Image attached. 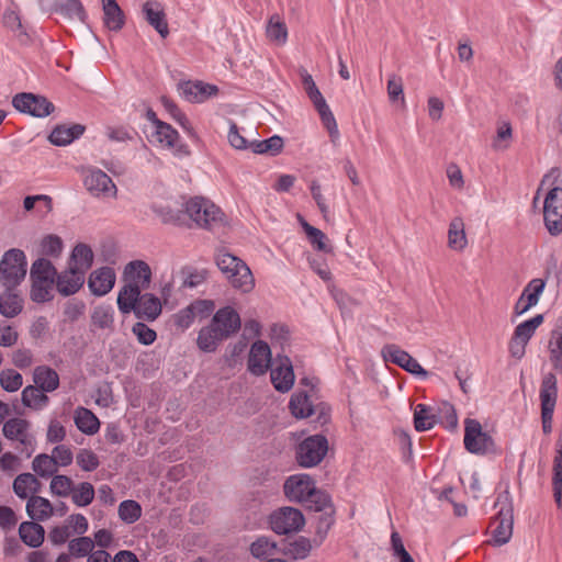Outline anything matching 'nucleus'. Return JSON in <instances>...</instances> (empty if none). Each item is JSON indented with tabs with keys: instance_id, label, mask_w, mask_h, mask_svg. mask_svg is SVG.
Returning a JSON list of instances; mask_svg holds the SVG:
<instances>
[{
	"instance_id": "nucleus-38",
	"label": "nucleus",
	"mask_w": 562,
	"mask_h": 562,
	"mask_svg": "<svg viewBox=\"0 0 562 562\" xmlns=\"http://www.w3.org/2000/svg\"><path fill=\"white\" fill-rule=\"evenodd\" d=\"M75 424L77 428L86 435H94L99 431L100 422L98 417L88 408L79 407L76 411Z\"/></svg>"
},
{
	"instance_id": "nucleus-42",
	"label": "nucleus",
	"mask_w": 562,
	"mask_h": 562,
	"mask_svg": "<svg viewBox=\"0 0 562 562\" xmlns=\"http://www.w3.org/2000/svg\"><path fill=\"white\" fill-rule=\"evenodd\" d=\"M114 311L111 305H98L91 313V323L100 329L113 330Z\"/></svg>"
},
{
	"instance_id": "nucleus-23",
	"label": "nucleus",
	"mask_w": 562,
	"mask_h": 562,
	"mask_svg": "<svg viewBox=\"0 0 562 562\" xmlns=\"http://www.w3.org/2000/svg\"><path fill=\"white\" fill-rule=\"evenodd\" d=\"M115 271L111 267H101L92 271L88 279V288L95 296L108 294L114 286Z\"/></svg>"
},
{
	"instance_id": "nucleus-34",
	"label": "nucleus",
	"mask_w": 562,
	"mask_h": 562,
	"mask_svg": "<svg viewBox=\"0 0 562 562\" xmlns=\"http://www.w3.org/2000/svg\"><path fill=\"white\" fill-rule=\"evenodd\" d=\"M33 381L35 386L45 392H53L59 386L58 373L47 366H38L34 369Z\"/></svg>"
},
{
	"instance_id": "nucleus-43",
	"label": "nucleus",
	"mask_w": 562,
	"mask_h": 562,
	"mask_svg": "<svg viewBox=\"0 0 562 562\" xmlns=\"http://www.w3.org/2000/svg\"><path fill=\"white\" fill-rule=\"evenodd\" d=\"M284 143L282 137L279 135H273L267 139L251 142L249 144V148L256 154H270L271 156H276L280 154L283 149Z\"/></svg>"
},
{
	"instance_id": "nucleus-11",
	"label": "nucleus",
	"mask_w": 562,
	"mask_h": 562,
	"mask_svg": "<svg viewBox=\"0 0 562 562\" xmlns=\"http://www.w3.org/2000/svg\"><path fill=\"white\" fill-rule=\"evenodd\" d=\"M328 451V440L324 435L317 434L305 438L296 448V461L303 468L319 464Z\"/></svg>"
},
{
	"instance_id": "nucleus-57",
	"label": "nucleus",
	"mask_w": 562,
	"mask_h": 562,
	"mask_svg": "<svg viewBox=\"0 0 562 562\" xmlns=\"http://www.w3.org/2000/svg\"><path fill=\"white\" fill-rule=\"evenodd\" d=\"M0 384L7 392H15L23 384V376L13 369L3 370L0 374Z\"/></svg>"
},
{
	"instance_id": "nucleus-44",
	"label": "nucleus",
	"mask_w": 562,
	"mask_h": 562,
	"mask_svg": "<svg viewBox=\"0 0 562 562\" xmlns=\"http://www.w3.org/2000/svg\"><path fill=\"white\" fill-rule=\"evenodd\" d=\"M32 469L38 476L43 479L54 476L58 471L55 459L46 453L37 454L33 459Z\"/></svg>"
},
{
	"instance_id": "nucleus-35",
	"label": "nucleus",
	"mask_w": 562,
	"mask_h": 562,
	"mask_svg": "<svg viewBox=\"0 0 562 562\" xmlns=\"http://www.w3.org/2000/svg\"><path fill=\"white\" fill-rule=\"evenodd\" d=\"M155 137L158 143L168 148H176L178 153L189 154L186 145H178L179 133L166 122L159 123V127L155 131Z\"/></svg>"
},
{
	"instance_id": "nucleus-61",
	"label": "nucleus",
	"mask_w": 562,
	"mask_h": 562,
	"mask_svg": "<svg viewBox=\"0 0 562 562\" xmlns=\"http://www.w3.org/2000/svg\"><path fill=\"white\" fill-rule=\"evenodd\" d=\"M31 473H21L13 481V491L22 499L29 498L31 491Z\"/></svg>"
},
{
	"instance_id": "nucleus-27",
	"label": "nucleus",
	"mask_w": 562,
	"mask_h": 562,
	"mask_svg": "<svg viewBox=\"0 0 562 562\" xmlns=\"http://www.w3.org/2000/svg\"><path fill=\"white\" fill-rule=\"evenodd\" d=\"M548 352L553 370L562 375V315L558 317L555 326L550 333Z\"/></svg>"
},
{
	"instance_id": "nucleus-56",
	"label": "nucleus",
	"mask_w": 562,
	"mask_h": 562,
	"mask_svg": "<svg viewBox=\"0 0 562 562\" xmlns=\"http://www.w3.org/2000/svg\"><path fill=\"white\" fill-rule=\"evenodd\" d=\"M312 542L308 538L300 536L293 542L290 543L288 553L295 560H303L312 551Z\"/></svg>"
},
{
	"instance_id": "nucleus-31",
	"label": "nucleus",
	"mask_w": 562,
	"mask_h": 562,
	"mask_svg": "<svg viewBox=\"0 0 562 562\" xmlns=\"http://www.w3.org/2000/svg\"><path fill=\"white\" fill-rule=\"evenodd\" d=\"M23 299L14 289H4L0 294V314L7 318L18 316L23 310Z\"/></svg>"
},
{
	"instance_id": "nucleus-17",
	"label": "nucleus",
	"mask_w": 562,
	"mask_h": 562,
	"mask_svg": "<svg viewBox=\"0 0 562 562\" xmlns=\"http://www.w3.org/2000/svg\"><path fill=\"white\" fill-rule=\"evenodd\" d=\"M313 502V505H307V510H313L318 514L316 517V535L319 537V542L316 544L319 546L335 524L336 510L327 493L318 501Z\"/></svg>"
},
{
	"instance_id": "nucleus-14",
	"label": "nucleus",
	"mask_w": 562,
	"mask_h": 562,
	"mask_svg": "<svg viewBox=\"0 0 562 562\" xmlns=\"http://www.w3.org/2000/svg\"><path fill=\"white\" fill-rule=\"evenodd\" d=\"M13 108L34 117H46L55 110V105L44 95L21 92L12 99Z\"/></svg>"
},
{
	"instance_id": "nucleus-8",
	"label": "nucleus",
	"mask_w": 562,
	"mask_h": 562,
	"mask_svg": "<svg viewBox=\"0 0 562 562\" xmlns=\"http://www.w3.org/2000/svg\"><path fill=\"white\" fill-rule=\"evenodd\" d=\"M300 76L302 79L303 88L307 97L314 104L316 111L318 112L322 123L327 128L330 137H338L339 132L335 116L330 111L328 104L326 103V100L324 99L319 89L317 88L313 77L304 68L300 70Z\"/></svg>"
},
{
	"instance_id": "nucleus-21",
	"label": "nucleus",
	"mask_w": 562,
	"mask_h": 562,
	"mask_svg": "<svg viewBox=\"0 0 562 562\" xmlns=\"http://www.w3.org/2000/svg\"><path fill=\"white\" fill-rule=\"evenodd\" d=\"M125 285L137 286L139 293L149 288L151 281V270L148 263L143 260L128 262L124 268Z\"/></svg>"
},
{
	"instance_id": "nucleus-24",
	"label": "nucleus",
	"mask_w": 562,
	"mask_h": 562,
	"mask_svg": "<svg viewBox=\"0 0 562 562\" xmlns=\"http://www.w3.org/2000/svg\"><path fill=\"white\" fill-rule=\"evenodd\" d=\"M178 89L184 100L191 103H201L210 97L215 95L218 89L214 85L204 83L202 81H184L179 83Z\"/></svg>"
},
{
	"instance_id": "nucleus-13",
	"label": "nucleus",
	"mask_w": 562,
	"mask_h": 562,
	"mask_svg": "<svg viewBox=\"0 0 562 562\" xmlns=\"http://www.w3.org/2000/svg\"><path fill=\"white\" fill-rule=\"evenodd\" d=\"M269 525L278 535H290L304 527L305 518L300 509L284 506L270 514Z\"/></svg>"
},
{
	"instance_id": "nucleus-53",
	"label": "nucleus",
	"mask_w": 562,
	"mask_h": 562,
	"mask_svg": "<svg viewBox=\"0 0 562 562\" xmlns=\"http://www.w3.org/2000/svg\"><path fill=\"white\" fill-rule=\"evenodd\" d=\"M119 516L124 522L134 524L142 516V507L136 501H123L119 505Z\"/></svg>"
},
{
	"instance_id": "nucleus-59",
	"label": "nucleus",
	"mask_w": 562,
	"mask_h": 562,
	"mask_svg": "<svg viewBox=\"0 0 562 562\" xmlns=\"http://www.w3.org/2000/svg\"><path fill=\"white\" fill-rule=\"evenodd\" d=\"M63 251V240L57 235H47L42 239L41 252L45 256L58 257Z\"/></svg>"
},
{
	"instance_id": "nucleus-46",
	"label": "nucleus",
	"mask_w": 562,
	"mask_h": 562,
	"mask_svg": "<svg viewBox=\"0 0 562 562\" xmlns=\"http://www.w3.org/2000/svg\"><path fill=\"white\" fill-rule=\"evenodd\" d=\"M94 487L89 482H81L74 485V491L70 493L72 503L78 507H86L94 499Z\"/></svg>"
},
{
	"instance_id": "nucleus-32",
	"label": "nucleus",
	"mask_w": 562,
	"mask_h": 562,
	"mask_svg": "<svg viewBox=\"0 0 562 562\" xmlns=\"http://www.w3.org/2000/svg\"><path fill=\"white\" fill-rule=\"evenodd\" d=\"M93 263V251L87 244H77L70 255L69 267L78 272L86 273Z\"/></svg>"
},
{
	"instance_id": "nucleus-10",
	"label": "nucleus",
	"mask_w": 562,
	"mask_h": 562,
	"mask_svg": "<svg viewBox=\"0 0 562 562\" xmlns=\"http://www.w3.org/2000/svg\"><path fill=\"white\" fill-rule=\"evenodd\" d=\"M541 424L544 435L552 432L553 414L558 400V380L554 373L544 374L540 385Z\"/></svg>"
},
{
	"instance_id": "nucleus-63",
	"label": "nucleus",
	"mask_w": 562,
	"mask_h": 562,
	"mask_svg": "<svg viewBox=\"0 0 562 562\" xmlns=\"http://www.w3.org/2000/svg\"><path fill=\"white\" fill-rule=\"evenodd\" d=\"M307 237L312 245L316 247L317 250L324 252H330L331 248L325 243L326 235L318 228L314 226H308Z\"/></svg>"
},
{
	"instance_id": "nucleus-41",
	"label": "nucleus",
	"mask_w": 562,
	"mask_h": 562,
	"mask_svg": "<svg viewBox=\"0 0 562 562\" xmlns=\"http://www.w3.org/2000/svg\"><path fill=\"white\" fill-rule=\"evenodd\" d=\"M223 340V337L218 335L216 329L209 325L200 329L196 344L202 351L213 352Z\"/></svg>"
},
{
	"instance_id": "nucleus-4",
	"label": "nucleus",
	"mask_w": 562,
	"mask_h": 562,
	"mask_svg": "<svg viewBox=\"0 0 562 562\" xmlns=\"http://www.w3.org/2000/svg\"><path fill=\"white\" fill-rule=\"evenodd\" d=\"M184 217L191 220L201 228L213 231L224 225V213L211 201L194 196L184 204Z\"/></svg>"
},
{
	"instance_id": "nucleus-2",
	"label": "nucleus",
	"mask_w": 562,
	"mask_h": 562,
	"mask_svg": "<svg viewBox=\"0 0 562 562\" xmlns=\"http://www.w3.org/2000/svg\"><path fill=\"white\" fill-rule=\"evenodd\" d=\"M215 262L235 290L241 293H249L254 290L255 279L251 270L240 258L226 251H218Z\"/></svg>"
},
{
	"instance_id": "nucleus-20",
	"label": "nucleus",
	"mask_w": 562,
	"mask_h": 562,
	"mask_svg": "<svg viewBox=\"0 0 562 562\" xmlns=\"http://www.w3.org/2000/svg\"><path fill=\"white\" fill-rule=\"evenodd\" d=\"M270 378L279 392L285 393L292 389L295 375L292 361L288 356H278L276 366L270 370Z\"/></svg>"
},
{
	"instance_id": "nucleus-30",
	"label": "nucleus",
	"mask_w": 562,
	"mask_h": 562,
	"mask_svg": "<svg viewBox=\"0 0 562 562\" xmlns=\"http://www.w3.org/2000/svg\"><path fill=\"white\" fill-rule=\"evenodd\" d=\"M103 23L105 27L113 32H119L125 24V15L116 0H102Z\"/></svg>"
},
{
	"instance_id": "nucleus-40",
	"label": "nucleus",
	"mask_w": 562,
	"mask_h": 562,
	"mask_svg": "<svg viewBox=\"0 0 562 562\" xmlns=\"http://www.w3.org/2000/svg\"><path fill=\"white\" fill-rule=\"evenodd\" d=\"M151 211L161 220L164 224H172L177 226L187 225L183 210H173L168 205L153 204Z\"/></svg>"
},
{
	"instance_id": "nucleus-39",
	"label": "nucleus",
	"mask_w": 562,
	"mask_h": 562,
	"mask_svg": "<svg viewBox=\"0 0 562 562\" xmlns=\"http://www.w3.org/2000/svg\"><path fill=\"white\" fill-rule=\"evenodd\" d=\"M289 408L296 418H305L314 414V407L305 392H299L291 396Z\"/></svg>"
},
{
	"instance_id": "nucleus-55",
	"label": "nucleus",
	"mask_w": 562,
	"mask_h": 562,
	"mask_svg": "<svg viewBox=\"0 0 562 562\" xmlns=\"http://www.w3.org/2000/svg\"><path fill=\"white\" fill-rule=\"evenodd\" d=\"M544 288V279L536 278L528 282L521 293L522 296L527 299V306H535L538 304Z\"/></svg>"
},
{
	"instance_id": "nucleus-47",
	"label": "nucleus",
	"mask_w": 562,
	"mask_h": 562,
	"mask_svg": "<svg viewBox=\"0 0 562 562\" xmlns=\"http://www.w3.org/2000/svg\"><path fill=\"white\" fill-rule=\"evenodd\" d=\"M55 5L65 16L85 22L86 11L80 0H55Z\"/></svg>"
},
{
	"instance_id": "nucleus-36",
	"label": "nucleus",
	"mask_w": 562,
	"mask_h": 562,
	"mask_svg": "<svg viewBox=\"0 0 562 562\" xmlns=\"http://www.w3.org/2000/svg\"><path fill=\"white\" fill-rule=\"evenodd\" d=\"M468 245V238L464 231L462 217L456 216L451 220L448 229V246L453 250L461 251Z\"/></svg>"
},
{
	"instance_id": "nucleus-25",
	"label": "nucleus",
	"mask_w": 562,
	"mask_h": 562,
	"mask_svg": "<svg viewBox=\"0 0 562 562\" xmlns=\"http://www.w3.org/2000/svg\"><path fill=\"white\" fill-rule=\"evenodd\" d=\"M145 20L151 25L158 34L166 38L169 35V27L166 13L160 2L148 0L143 4Z\"/></svg>"
},
{
	"instance_id": "nucleus-5",
	"label": "nucleus",
	"mask_w": 562,
	"mask_h": 562,
	"mask_svg": "<svg viewBox=\"0 0 562 562\" xmlns=\"http://www.w3.org/2000/svg\"><path fill=\"white\" fill-rule=\"evenodd\" d=\"M498 506L499 509L491 522V527H493L491 542L494 546L501 547L507 543L513 535L514 508L508 491L497 496L495 507Z\"/></svg>"
},
{
	"instance_id": "nucleus-29",
	"label": "nucleus",
	"mask_w": 562,
	"mask_h": 562,
	"mask_svg": "<svg viewBox=\"0 0 562 562\" xmlns=\"http://www.w3.org/2000/svg\"><path fill=\"white\" fill-rule=\"evenodd\" d=\"M26 513L32 520L44 521L54 515V506L45 497L31 495L26 503Z\"/></svg>"
},
{
	"instance_id": "nucleus-19",
	"label": "nucleus",
	"mask_w": 562,
	"mask_h": 562,
	"mask_svg": "<svg viewBox=\"0 0 562 562\" xmlns=\"http://www.w3.org/2000/svg\"><path fill=\"white\" fill-rule=\"evenodd\" d=\"M210 325L223 339H227L240 329L241 322L239 314L233 307L225 306L213 315Z\"/></svg>"
},
{
	"instance_id": "nucleus-33",
	"label": "nucleus",
	"mask_w": 562,
	"mask_h": 562,
	"mask_svg": "<svg viewBox=\"0 0 562 562\" xmlns=\"http://www.w3.org/2000/svg\"><path fill=\"white\" fill-rule=\"evenodd\" d=\"M19 536L26 546L38 548L44 541L45 530L34 520L23 521L19 527Z\"/></svg>"
},
{
	"instance_id": "nucleus-50",
	"label": "nucleus",
	"mask_w": 562,
	"mask_h": 562,
	"mask_svg": "<svg viewBox=\"0 0 562 562\" xmlns=\"http://www.w3.org/2000/svg\"><path fill=\"white\" fill-rule=\"evenodd\" d=\"M277 550V543L268 537H259L250 544V553L256 559H266Z\"/></svg>"
},
{
	"instance_id": "nucleus-16",
	"label": "nucleus",
	"mask_w": 562,
	"mask_h": 562,
	"mask_svg": "<svg viewBox=\"0 0 562 562\" xmlns=\"http://www.w3.org/2000/svg\"><path fill=\"white\" fill-rule=\"evenodd\" d=\"M381 353L386 362H392L411 374L422 376L423 379L428 376V372L419 364V362L395 344L385 345L382 348Z\"/></svg>"
},
{
	"instance_id": "nucleus-15",
	"label": "nucleus",
	"mask_w": 562,
	"mask_h": 562,
	"mask_svg": "<svg viewBox=\"0 0 562 562\" xmlns=\"http://www.w3.org/2000/svg\"><path fill=\"white\" fill-rule=\"evenodd\" d=\"M543 221L548 232L552 236L562 233V188H552L546 199L543 205Z\"/></svg>"
},
{
	"instance_id": "nucleus-54",
	"label": "nucleus",
	"mask_w": 562,
	"mask_h": 562,
	"mask_svg": "<svg viewBox=\"0 0 562 562\" xmlns=\"http://www.w3.org/2000/svg\"><path fill=\"white\" fill-rule=\"evenodd\" d=\"M161 103L168 113L173 117V120L179 123L184 131H187L190 135L194 134L190 121L171 99L162 97Z\"/></svg>"
},
{
	"instance_id": "nucleus-18",
	"label": "nucleus",
	"mask_w": 562,
	"mask_h": 562,
	"mask_svg": "<svg viewBox=\"0 0 562 562\" xmlns=\"http://www.w3.org/2000/svg\"><path fill=\"white\" fill-rule=\"evenodd\" d=\"M83 184L93 196H115L116 194L114 182L101 169H88L83 178Z\"/></svg>"
},
{
	"instance_id": "nucleus-48",
	"label": "nucleus",
	"mask_w": 562,
	"mask_h": 562,
	"mask_svg": "<svg viewBox=\"0 0 562 562\" xmlns=\"http://www.w3.org/2000/svg\"><path fill=\"white\" fill-rule=\"evenodd\" d=\"M543 323V315L538 314L532 318L520 323L516 326L513 336L520 339L525 344H528L530 338L533 336L536 329Z\"/></svg>"
},
{
	"instance_id": "nucleus-58",
	"label": "nucleus",
	"mask_w": 562,
	"mask_h": 562,
	"mask_svg": "<svg viewBox=\"0 0 562 562\" xmlns=\"http://www.w3.org/2000/svg\"><path fill=\"white\" fill-rule=\"evenodd\" d=\"M76 462L86 472L94 471L100 465L98 456L90 449H80L76 456Z\"/></svg>"
},
{
	"instance_id": "nucleus-51",
	"label": "nucleus",
	"mask_w": 562,
	"mask_h": 562,
	"mask_svg": "<svg viewBox=\"0 0 562 562\" xmlns=\"http://www.w3.org/2000/svg\"><path fill=\"white\" fill-rule=\"evenodd\" d=\"M74 481L64 474H55L52 476L49 490L53 495L67 497L74 491Z\"/></svg>"
},
{
	"instance_id": "nucleus-28",
	"label": "nucleus",
	"mask_w": 562,
	"mask_h": 562,
	"mask_svg": "<svg viewBox=\"0 0 562 562\" xmlns=\"http://www.w3.org/2000/svg\"><path fill=\"white\" fill-rule=\"evenodd\" d=\"M86 131V126L81 124L56 125L48 136V140L55 146H66L79 138Z\"/></svg>"
},
{
	"instance_id": "nucleus-12",
	"label": "nucleus",
	"mask_w": 562,
	"mask_h": 562,
	"mask_svg": "<svg viewBox=\"0 0 562 562\" xmlns=\"http://www.w3.org/2000/svg\"><path fill=\"white\" fill-rule=\"evenodd\" d=\"M31 423L21 417H12L7 419L2 426L3 436L11 441H18L25 452V457L30 458L35 450V436L31 432Z\"/></svg>"
},
{
	"instance_id": "nucleus-60",
	"label": "nucleus",
	"mask_w": 562,
	"mask_h": 562,
	"mask_svg": "<svg viewBox=\"0 0 562 562\" xmlns=\"http://www.w3.org/2000/svg\"><path fill=\"white\" fill-rule=\"evenodd\" d=\"M132 331L137 337L138 342L145 346L151 345L157 338L156 331L142 322L135 323Z\"/></svg>"
},
{
	"instance_id": "nucleus-45",
	"label": "nucleus",
	"mask_w": 562,
	"mask_h": 562,
	"mask_svg": "<svg viewBox=\"0 0 562 562\" xmlns=\"http://www.w3.org/2000/svg\"><path fill=\"white\" fill-rule=\"evenodd\" d=\"M437 423L431 408L425 404H418L414 412V426L417 431L431 429Z\"/></svg>"
},
{
	"instance_id": "nucleus-26",
	"label": "nucleus",
	"mask_w": 562,
	"mask_h": 562,
	"mask_svg": "<svg viewBox=\"0 0 562 562\" xmlns=\"http://www.w3.org/2000/svg\"><path fill=\"white\" fill-rule=\"evenodd\" d=\"M83 283L85 274L70 267L56 274V289L63 296H70L77 293Z\"/></svg>"
},
{
	"instance_id": "nucleus-1",
	"label": "nucleus",
	"mask_w": 562,
	"mask_h": 562,
	"mask_svg": "<svg viewBox=\"0 0 562 562\" xmlns=\"http://www.w3.org/2000/svg\"><path fill=\"white\" fill-rule=\"evenodd\" d=\"M117 307L121 313L133 312L139 319L154 322L162 311L160 300L151 293H139L137 286L124 285L117 294Z\"/></svg>"
},
{
	"instance_id": "nucleus-52",
	"label": "nucleus",
	"mask_w": 562,
	"mask_h": 562,
	"mask_svg": "<svg viewBox=\"0 0 562 562\" xmlns=\"http://www.w3.org/2000/svg\"><path fill=\"white\" fill-rule=\"evenodd\" d=\"M94 548V541L90 537H81L71 539L68 542L69 554L74 558L87 557Z\"/></svg>"
},
{
	"instance_id": "nucleus-22",
	"label": "nucleus",
	"mask_w": 562,
	"mask_h": 562,
	"mask_svg": "<svg viewBox=\"0 0 562 562\" xmlns=\"http://www.w3.org/2000/svg\"><path fill=\"white\" fill-rule=\"evenodd\" d=\"M271 367V350L263 340L252 344L248 357V370L255 375H262Z\"/></svg>"
},
{
	"instance_id": "nucleus-9",
	"label": "nucleus",
	"mask_w": 562,
	"mask_h": 562,
	"mask_svg": "<svg viewBox=\"0 0 562 562\" xmlns=\"http://www.w3.org/2000/svg\"><path fill=\"white\" fill-rule=\"evenodd\" d=\"M464 448L472 454L484 456L496 452V445L492 436L483 431L479 420L467 418L464 420Z\"/></svg>"
},
{
	"instance_id": "nucleus-7",
	"label": "nucleus",
	"mask_w": 562,
	"mask_h": 562,
	"mask_svg": "<svg viewBox=\"0 0 562 562\" xmlns=\"http://www.w3.org/2000/svg\"><path fill=\"white\" fill-rule=\"evenodd\" d=\"M27 261L18 248L9 249L0 260V283L4 289H15L25 279Z\"/></svg>"
},
{
	"instance_id": "nucleus-37",
	"label": "nucleus",
	"mask_w": 562,
	"mask_h": 562,
	"mask_svg": "<svg viewBox=\"0 0 562 562\" xmlns=\"http://www.w3.org/2000/svg\"><path fill=\"white\" fill-rule=\"evenodd\" d=\"M45 393V391H42L40 387L35 385H27L26 387L23 389L21 394L22 404L25 407L35 411H41L45 406H47L49 402V398Z\"/></svg>"
},
{
	"instance_id": "nucleus-49",
	"label": "nucleus",
	"mask_w": 562,
	"mask_h": 562,
	"mask_svg": "<svg viewBox=\"0 0 562 562\" xmlns=\"http://www.w3.org/2000/svg\"><path fill=\"white\" fill-rule=\"evenodd\" d=\"M267 36L278 44H284L286 42L288 29L285 23L280 20L279 15L274 14L270 18L267 25Z\"/></svg>"
},
{
	"instance_id": "nucleus-3",
	"label": "nucleus",
	"mask_w": 562,
	"mask_h": 562,
	"mask_svg": "<svg viewBox=\"0 0 562 562\" xmlns=\"http://www.w3.org/2000/svg\"><path fill=\"white\" fill-rule=\"evenodd\" d=\"M57 270L46 258L36 259L30 271V297L35 303H45L53 300V286L56 285Z\"/></svg>"
},
{
	"instance_id": "nucleus-62",
	"label": "nucleus",
	"mask_w": 562,
	"mask_h": 562,
	"mask_svg": "<svg viewBox=\"0 0 562 562\" xmlns=\"http://www.w3.org/2000/svg\"><path fill=\"white\" fill-rule=\"evenodd\" d=\"M387 95L391 102L402 100L404 102L403 80L396 75H391L387 80Z\"/></svg>"
},
{
	"instance_id": "nucleus-64",
	"label": "nucleus",
	"mask_w": 562,
	"mask_h": 562,
	"mask_svg": "<svg viewBox=\"0 0 562 562\" xmlns=\"http://www.w3.org/2000/svg\"><path fill=\"white\" fill-rule=\"evenodd\" d=\"M552 479L562 480V429L555 441V456L553 459V476Z\"/></svg>"
},
{
	"instance_id": "nucleus-6",
	"label": "nucleus",
	"mask_w": 562,
	"mask_h": 562,
	"mask_svg": "<svg viewBox=\"0 0 562 562\" xmlns=\"http://www.w3.org/2000/svg\"><path fill=\"white\" fill-rule=\"evenodd\" d=\"M283 492L290 502L301 503L307 509V505H313V501H318L326 492L315 486V481L308 474L290 475L284 484Z\"/></svg>"
}]
</instances>
